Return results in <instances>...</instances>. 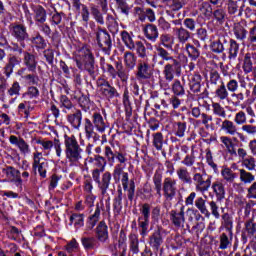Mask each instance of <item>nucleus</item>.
Wrapping results in <instances>:
<instances>
[{"mask_svg":"<svg viewBox=\"0 0 256 256\" xmlns=\"http://www.w3.org/2000/svg\"><path fill=\"white\" fill-rule=\"evenodd\" d=\"M157 57H161L163 61H170V63L166 64L164 67V78L159 79V85L161 89L167 91V89H171L170 83L173 81V79H175L174 73H181V63L177 59L173 58V56H171L167 50L161 47L156 48L153 60L155 61Z\"/></svg>","mask_w":256,"mask_h":256,"instance_id":"f257e3e1","label":"nucleus"},{"mask_svg":"<svg viewBox=\"0 0 256 256\" xmlns=\"http://www.w3.org/2000/svg\"><path fill=\"white\" fill-rule=\"evenodd\" d=\"M64 153L66 160L72 167H77L81 160L83 159V149L79 145L77 138L75 136H64Z\"/></svg>","mask_w":256,"mask_h":256,"instance_id":"f03ea898","label":"nucleus"},{"mask_svg":"<svg viewBox=\"0 0 256 256\" xmlns=\"http://www.w3.org/2000/svg\"><path fill=\"white\" fill-rule=\"evenodd\" d=\"M74 61L80 71H87L89 75L95 73V57L87 46L78 49L74 54Z\"/></svg>","mask_w":256,"mask_h":256,"instance_id":"7ed1b4c3","label":"nucleus"},{"mask_svg":"<svg viewBox=\"0 0 256 256\" xmlns=\"http://www.w3.org/2000/svg\"><path fill=\"white\" fill-rule=\"evenodd\" d=\"M225 232L220 235L219 249L225 250L233 245V221H225Z\"/></svg>","mask_w":256,"mask_h":256,"instance_id":"20e7f679","label":"nucleus"},{"mask_svg":"<svg viewBox=\"0 0 256 256\" xmlns=\"http://www.w3.org/2000/svg\"><path fill=\"white\" fill-rule=\"evenodd\" d=\"M222 131L226 135H231L232 137H238L242 143H247V136L237 130V125L231 120H224L221 125Z\"/></svg>","mask_w":256,"mask_h":256,"instance_id":"39448f33","label":"nucleus"},{"mask_svg":"<svg viewBox=\"0 0 256 256\" xmlns=\"http://www.w3.org/2000/svg\"><path fill=\"white\" fill-rule=\"evenodd\" d=\"M163 192L166 201H173V197L177 195V180L173 178H165L163 182Z\"/></svg>","mask_w":256,"mask_h":256,"instance_id":"423d86ee","label":"nucleus"},{"mask_svg":"<svg viewBox=\"0 0 256 256\" xmlns=\"http://www.w3.org/2000/svg\"><path fill=\"white\" fill-rule=\"evenodd\" d=\"M126 167L127 165L125 164H117L114 167L113 171L114 179H118V181H121L124 191H127V189L129 188V173L125 172Z\"/></svg>","mask_w":256,"mask_h":256,"instance_id":"0eeeda50","label":"nucleus"},{"mask_svg":"<svg viewBox=\"0 0 256 256\" xmlns=\"http://www.w3.org/2000/svg\"><path fill=\"white\" fill-rule=\"evenodd\" d=\"M105 209V206L103 203H97L95 211L92 215H90L86 222V229L87 231H92V229L95 228V225L99 223V220L101 219V211Z\"/></svg>","mask_w":256,"mask_h":256,"instance_id":"6e6552de","label":"nucleus"},{"mask_svg":"<svg viewBox=\"0 0 256 256\" xmlns=\"http://www.w3.org/2000/svg\"><path fill=\"white\" fill-rule=\"evenodd\" d=\"M2 173L11 181L15 183L17 187L23 185V179H21V172L11 166H8L2 170Z\"/></svg>","mask_w":256,"mask_h":256,"instance_id":"1a4fd4ad","label":"nucleus"},{"mask_svg":"<svg viewBox=\"0 0 256 256\" xmlns=\"http://www.w3.org/2000/svg\"><path fill=\"white\" fill-rule=\"evenodd\" d=\"M170 221L175 227H183L185 225V209L181 207L180 210H172L170 212Z\"/></svg>","mask_w":256,"mask_h":256,"instance_id":"9d476101","label":"nucleus"},{"mask_svg":"<svg viewBox=\"0 0 256 256\" xmlns=\"http://www.w3.org/2000/svg\"><path fill=\"white\" fill-rule=\"evenodd\" d=\"M211 189L216 197L217 201H223L225 199V195L227 191L225 190V181L224 180H216L212 183Z\"/></svg>","mask_w":256,"mask_h":256,"instance_id":"9b49d317","label":"nucleus"},{"mask_svg":"<svg viewBox=\"0 0 256 256\" xmlns=\"http://www.w3.org/2000/svg\"><path fill=\"white\" fill-rule=\"evenodd\" d=\"M9 142L11 145H15L20 150V153L23 155H28V153H31V149L29 148V144L23 140V138H18L15 135H12L9 137Z\"/></svg>","mask_w":256,"mask_h":256,"instance_id":"f8f14e48","label":"nucleus"},{"mask_svg":"<svg viewBox=\"0 0 256 256\" xmlns=\"http://www.w3.org/2000/svg\"><path fill=\"white\" fill-rule=\"evenodd\" d=\"M111 179V172H105L102 174L99 182H97L98 189L101 191L102 195H107V189H109V185H111Z\"/></svg>","mask_w":256,"mask_h":256,"instance_id":"ddd939ff","label":"nucleus"},{"mask_svg":"<svg viewBox=\"0 0 256 256\" xmlns=\"http://www.w3.org/2000/svg\"><path fill=\"white\" fill-rule=\"evenodd\" d=\"M92 123L97 130L98 133H105V129H107V124L103 119L101 113L95 112L92 116Z\"/></svg>","mask_w":256,"mask_h":256,"instance_id":"4468645a","label":"nucleus"},{"mask_svg":"<svg viewBox=\"0 0 256 256\" xmlns=\"http://www.w3.org/2000/svg\"><path fill=\"white\" fill-rule=\"evenodd\" d=\"M144 35L148 41L155 43L159 38V30L157 29V26L148 24L144 27Z\"/></svg>","mask_w":256,"mask_h":256,"instance_id":"2eb2a0df","label":"nucleus"},{"mask_svg":"<svg viewBox=\"0 0 256 256\" xmlns=\"http://www.w3.org/2000/svg\"><path fill=\"white\" fill-rule=\"evenodd\" d=\"M97 41L100 47L111 49V36L106 31L100 30L97 33Z\"/></svg>","mask_w":256,"mask_h":256,"instance_id":"dca6fc26","label":"nucleus"},{"mask_svg":"<svg viewBox=\"0 0 256 256\" xmlns=\"http://www.w3.org/2000/svg\"><path fill=\"white\" fill-rule=\"evenodd\" d=\"M24 65L27 67L28 71L35 73L37 71V58L35 55L25 52L24 53Z\"/></svg>","mask_w":256,"mask_h":256,"instance_id":"f3484780","label":"nucleus"},{"mask_svg":"<svg viewBox=\"0 0 256 256\" xmlns=\"http://www.w3.org/2000/svg\"><path fill=\"white\" fill-rule=\"evenodd\" d=\"M96 235L98 240H100L102 243H105V241L109 239V232L107 231V224L105 221H101L96 227Z\"/></svg>","mask_w":256,"mask_h":256,"instance_id":"a211bd4d","label":"nucleus"},{"mask_svg":"<svg viewBox=\"0 0 256 256\" xmlns=\"http://www.w3.org/2000/svg\"><path fill=\"white\" fill-rule=\"evenodd\" d=\"M12 35L18 41H25L27 39V29L23 25H16L12 28Z\"/></svg>","mask_w":256,"mask_h":256,"instance_id":"6ab92c4d","label":"nucleus"},{"mask_svg":"<svg viewBox=\"0 0 256 256\" xmlns=\"http://www.w3.org/2000/svg\"><path fill=\"white\" fill-rule=\"evenodd\" d=\"M68 123L74 127V129H79L81 127V121H83V114L80 110H77L74 114L68 115Z\"/></svg>","mask_w":256,"mask_h":256,"instance_id":"aec40b11","label":"nucleus"},{"mask_svg":"<svg viewBox=\"0 0 256 256\" xmlns=\"http://www.w3.org/2000/svg\"><path fill=\"white\" fill-rule=\"evenodd\" d=\"M70 223L78 231V229H81L85 225V214L73 213L70 216Z\"/></svg>","mask_w":256,"mask_h":256,"instance_id":"412c9836","label":"nucleus"},{"mask_svg":"<svg viewBox=\"0 0 256 256\" xmlns=\"http://www.w3.org/2000/svg\"><path fill=\"white\" fill-rule=\"evenodd\" d=\"M224 43H227V39H225V37H220L218 40L213 41L210 44L211 52L217 54L223 53L225 51Z\"/></svg>","mask_w":256,"mask_h":256,"instance_id":"4be33fe9","label":"nucleus"},{"mask_svg":"<svg viewBox=\"0 0 256 256\" xmlns=\"http://www.w3.org/2000/svg\"><path fill=\"white\" fill-rule=\"evenodd\" d=\"M239 171V179L244 185H251L255 181V175L253 173L241 168Z\"/></svg>","mask_w":256,"mask_h":256,"instance_id":"5701e85b","label":"nucleus"},{"mask_svg":"<svg viewBox=\"0 0 256 256\" xmlns=\"http://www.w3.org/2000/svg\"><path fill=\"white\" fill-rule=\"evenodd\" d=\"M207 201L205 199H203V197H198L195 201V207L198 208V210L200 211V213H202V215H204L205 217H207V219H209V217H211V212H209V209H207Z\"/></svg>","mask_w":256,"mask_h":256,"instance_id":"b1692460","label":"nucleus"},{"mask_svg":"<svg viewBox=\"0 0 256 256\" xmlns=\"http://www.w3.org/2000/svg\"><path fill=\"white\" fill-rule=\"evenodd\" d=\"M221 177L226 183H233L237 179V173L233 172L229 167H224L221 170Z\"/></svg>","mask_w":256,"mask_h":256,"instance_id":"393cba45","label":"nucleus"},{"mask_svg":"<svg viewBox=\"0 0 256 256\" xmlns=\"http://www.w3.org/2000/svg\"><path fill=\"white\" fill-rule=\"evenodd\" d=\"M121 39L127 49H130V51H135V41H133V34H129L127 31H122Z\"/></svg>","mask_w":256,"mask_h":256,"instance_id":"a878e982","label":"nucleus"},{"mask_svg":"<svg viewBox=\"0 0 256 256\" xmlns=\"http://www.w3.org/2000/svg\"><path fill=\"white\" fill-rule=\"evenodd\" d=\"M215 97L220 101H227L229 99V91L227 90V86H225L224 82H222L215 90Z\"/></svg>","mask_w":256,"mask_h":256,"instance_id":"bb28decb","label":"nucleus"},{"mask_svg":"<svg viewBox=\"0 0 256 256\" xmlns=\"http://www.w3.org/2000/svg\"><path fill=\"white\" fill-rule=\"evenodd\" d=\"M190 89L192 93L201 91V76L199 74H194L190 77Z\"/></svg>","mask_w":256,"mask_h":256,"instance_id":"cd10ccee","label":"nucleus"},{"mask_svg":"<svg viewBox=\"0 0 256 256\" xmlns=\"http://www.w3.org/2000/svg\"><path fill=\"white\" fill-rule=\"evenodd\" d=\"M221 143H223L224 147L230 155H237V151H235V144H233V140L228 136H221L220 137Z\"/></svg>","mask_w":256,"mask_h":256,"instance_id":"c85d7f7f","label":"nucleus"},{"mask_svg":"<svg viewBox=\"0 0 256 256\" xmlns=\"http://www.w3.org/2000/svg\"><path fill=\"white\" fill-rule=\"evenodd\" d=\"M124 62L128 69H135L137 65V56L133 52H126L124 54Z\"/></svg>","mask_w":256,"mask_h":256,"instance_id":"c756f323","label":"nucleus"},{"mask_svg":"<svg viewBox=\"0 0 256 256\" xmlns=\"http://www.w3.org/2000/svg\"><path fill=\"white\" fill-rule=\"evenodd\" d=\"M153 183L158 197H161V189H163V175L156 171L153 176Z\"/></svg>","mask_w":256,"mask_h":256,"instance_id":"7c9ffc66","label":"nucleus"},{"mask_svg":"<svg viewBox=\"0 0 256 256\" xmlns=\"http://www.w3.org/2000/svg\"><path fill=\"white\" fill-rule=\"evenodd\" d=\"M256 59V53L255 54H249L247 53L244 57V64H243V71L246 73H251L253 71V60Z\"/></svg>","mask_w":256,"mask_h":256,"instance_id":"2f4dec72","label":"nucleus"},{"mask_svg":"<svg viewBox=\"0 0 256 256\" xmlns=\"http://www.w3.org/2000/svg\"><path fill=\"white\" fill-rule=\"evenodd\" d=\"M113 209L115 215H119L123 209V192L120 190L118 196L114 199Z\"/></svg>","mask_w":256,"mask_h":256,"instance_id":"473e14b6","label":"nucleus"},{"mask_svg":"<svg viewBox=\"0 0 256 256\" xmlns=\"http://www.w3.org/2000/svg\"><path fill=\"white\" fill-rule=\"evenodd\" d=\"M176 36L180 43H187L191 38V33L185 28H176Z\"/></svg>","mask_w":256,"mask_h":256,"instance_id":"72a5a7b5","label":"nucleus"},{"mask_svg":"<svg viewBox=\"0 0 256 256\" xmlns=\"http://www.w3.org/2000/svg\"><path fill=\"white\" fill-rule=\"evenodd\" d=\"M137 75L140 77V79H149V77H151V73L149 72V64L145 62L140 63L138 66Z\"/></svg>","mask_w":256,"mask_h":256,"instance_id":"f704fd0d","label":"nucleus"},{"mask_svg":"<svg viewBox=\"0 0 256 256\" xmlns=\"http://www.w3.org/2000/svg\"><path fill=\"white\" fill-rule=\"evenodd\" d=\"M228 55L229 59H237V55H239V44L237 41L230 40Z\"/></svg>","mask_w":256,"mask_h":256,"instance_id":"c9c22d12","label":"nucleus"},{"mask_svg":"<svg viewBox=\"0 0 256 256\" xmlns=\"http://www.w3.org/2000/svg\"><path fill=\"white\" fill-rule=\"evenodd\" d=\"M100 93H102L104 97H107V99H113L115 97H119V92H117V89L111 86V84L106 88H102L100 90Z\"/></svg>","mask_w":256,"mask_h":256,"instance_id":"e433bc0d","label":"nucleus"},{"mask_svg":"<svg viewBox=\"0 0 256 256\" xmlns=\"http://www.w3.org/2000/svg\"><path fill=\"white\" fill-rule=\"evenodd\" d=\"M185 131H187V123L176 122L174 124V135L176 137H185Z\"/></svg>","mask_w":256,"mask_h":256,"instance_id":"4c0bfd02","label":"nucleus"},{"mask_svg":"<svg viewBox=\"0 0 256 256\" xmlns=\"http://www.w3.org/2000/svg\"><path fill=\"white\" fill-rule=\"evenodd\" d=\"M35 19L38 23H45L47 21V12L44 7L38 6L34 9Z\"/></svg>","mask_w":256,"mask_h":256,"instance_id":"58836bf2","label":"nucleus"},{"mask_svg":"<svg viewBox=\"0 0 256 256\" xmlns=\"http://www.w3.org/2000/svg\"><path fill=\"white\" fill-rule=\"evenodd\" d=\"M177 176L180 179V181H182L183 183H188L191 184L192 180H191V175L189 174V171H187V168H179L177 170Z\"/></svg>","mask_w":256,"mask_h":256,"instance_id":"ea45409f","label":"nucleus"},{"mask_svg":"<svg viewBox=\"0 0 256 256\" xmlns=\"http://www.w3.org/2000/svg\"><path fill=\"white\" fill-rule=\"evenodd\" d=\"M172 92L177 97H183V95H185V86L181 84V81L175 80L172 84Z\"/></svg>","mask_w":256,"mask_h":256,"instance_id":"a19ab883","label":"nucleus"},{"mask_svg":"<svg viewBox=\"0 0 256 256\" xmlns=\"http://www.w3.org/2000/svg\"><path fill=\"white\" fill-rule=\"evenodd\" d=\"M162 243H163V237H161V233L159 231L154 232L150 238V245L152 247H155V249H159Z\"/></svg>","mask_w":256,"mask_h":256,"instance_id":"79ce46f5","label":"nucleus"},{"mask_svg":"<svg viewBox=\"0 0 256 256\" xmlns=\"http://www.w3.org/2000/svg\"><path fill=\"white\" fill-rule=\"evenodd\" d=\"M242 166L247 169V171H256V161L253 156H248L242 161Z\"/></svg>","mask_w":256,"mask_h":256,"instance_id":"37998d69","label":"nucleus"},{"mask_svg":"<svg viewBox=\"0 0 256 256\" xmlns=\"http://www.w3.org/2000/svg\"><path fill=\"white\" fill-rule=\"evenodd\" d=\"M185 49L186 53L188 54V57H191L193 61L199 59V49H197L195 46L191 44H186Z\"/></svg>","mask_w":256,"mask_h":256,"instance_id":"c03bdc74","label":"nucleus"},{"mask_svg":"<svg viewBox=\"0 0 256 256\" xmlns=\"http://www.w3.org/2000/svg\"><path fill=\"white\" fill-rule=\"evenodd\" d=\"M211 187V177H208L206 180H202L198 185H196V191L200 193H207Z\"/></svg>","mask_w":256,"mask_h":256,"instance_id":"a18cd8bd","label":"nucleus"},{"mask_svg":"<svg viewBox=\"0 0 256 256\" xmlns=\"http://www.w3.org/2000/svg\"><path fill=\"white\" fill-rule=\"evenodd\" d=\"M153 146L157 151L163 149V134L161 132L153 134Z\"/></svg>","mask_w":256,"mask_h":256,"instance_id":"49530a36","label":"nucleus"},{"mask_svg":"<svg viewBox=\"0 0 256 256\" xmlns=\"http://www.w3.org/2000/svg\"><path fill=\"white\" fill-rule=\"evenodd\" d=\"M184 5H187V0H171L168 7L171 11H179L183 9Z\"/></svg>","mask_w":256,"mask_h":256,"instance_id":"de8ad7c7","label":"nucleus"},{"mask_svg":"<svg viewBox=\"0 0 256 256\" xmlns=\"http://www.w3.org/2000/svg\"><path fill=\"white\" fill-rule=\"evenodd\" d=\"M212 111L214 115L222 117V119H225V117H227V112L225 111V108H223L222 105L219 103L212 104Z\"/></svg>","mask_w":256,"mask_h":256,"instance_id":"09e8293b","label":"nucleus"},{"mask_svg":"<svg viewBox=\"0 0 256 256\" xmlns=\"http://www.w3.org/2000/svg\"><path fill=\"white\" fill-rule=\"evenodd\" d=\"M234 35L236 39L243 41V39H246L247 37V30H245L241 25H236L234 28Z\"/></svg>","mask_w":256,"mask_h":256,"instance_id":"8fccbe9b","label":"nucleus"},{"mask_svg":"<svg viewBox=\"0 0 256 256\" xmlns=\"http://www.w3.org/2000/svg\"><path fill=\"white\" fill-rule=\"evenodd\" d=\"M95 127L93 126V122L89 120V118L85 119V134L87 139H91L93 135L95 134L94 131Z\"/></svg>","mask_w":256,"mask_h":256,"instance_id":"3c124183","label":"nucleus"},{"mask_svg":"<svg viewBox=\"0 0 256 256\" xmlns=\"http://www.w3.org/2000/svg\"><path fill=\"white\" fill-rule=\"evenodd\" d=\"M67 253H77L79 251V243L76 239H72L70 242L67 243L65 246Z\"/></svg>","mask_w":256,"mask_h":256,"instance_id":"603ef678","label":"nucleus"},{"mask_svg":"<svg viewBox=\"0 0 256 256\" xmlns=\"http://www.w3.org/2000/svg\"><path fill=\"white\" fill-rule=\"evenodd\" d=\"M134 45V50L137 52L139 57H147V48H145V44H143V42L137 41L136 43H134Z\"/></svg>","mask_w":256,"mask_h":256,"instance_id":"864d4df0","label":"nucleus"},{"mask_svg":"<svg viewBox=\"0 0 256 256\" xmlns=\"http://www.w3.org/2000/svg\"><path fill=\"white\" fill-rule=\"evenodd\" d=\"M160 40L163 46L166 47V49H171L173 47V37L169 34H162L160 36Z\"/></svg>","mask_w":256,"mask_h":256,"instance_id":"5fc2aeb1","label":"nucleus"},{"mask_svg":"<svg viewBox=\"0 0 256 256\" xmlns=\"http://www.w3.org/2000/svg\"><path fill=\"white\" fill-rule=\"evenodd\" d=\"M45 161V158H43V153L41 152H34L33 153V164L32 167L35 171H37V166L41 165V163Z\"/></svg>","mask_w":256,"mask_h":256,"instance_id":"6e6d98bb","label":"nucleus"},{"mask_svg":"<svg viewBox=\"0 0 256 256\" xmlns=\"http://www.w3.org/2000/svg\"><path fill=\"white\" fill-rule=\"evenodd\" d=\"M27 99H37L39 97V89L35 86H30L24 94Z\"/></svg>","mask_w":256,"mask_h":256,"instance_id":"4d7b16f0","label":"nucleus"},{"mask_svg":"<svg viewBox=\"0 0 256 256\" xmlns=\"http://www.w3.org/2000/svg\"><path fill=\"white\" fill-rule=\"evenodd\" d=\"M93 164L95 165V167H97L96 169H99L100 171H105L107 161L103 158V156H96L94 158Z\"/></svg>","mask_w":256,"mask_h":256,"instance_id":"13d9d810","label":"nucleus"},{"mask_svg":"<svg viewBox=\"0 0 256 256\" xmlns=\"http://www.w3.org/2000/svg\"><path fill=\"white\" fill-rule=\"evenodd\" d=\"M234 123H236V125H245V123H247V115L245 112L239 111L236 113L234 117Z\"/></svg>","mask_w":256,"mask_h":256,"instance_id":"bf43d9fd","label":"nucleus"},{"mask_svg":"<svg viewBox=\"0 0 256 256\" xmlns=\"http://www.w3.org/2000/svg\"><path fill=\"white\" fill-rule=\"evenodd\" d=\"M54 151L55 156L58 159V161H61L63 159V147L61 146V142L59 140H54Z\"/></svg>","mask_w":256,"mask_h":256,"instance_id":"052dcab7","label":"nucleus"},{"mask_svg":"<svg viewBox=\"0 0 256 256\" xmlns=\"http://www.w3.org/2000/svg\"><path fill=\"white\" fill-rule=\"evenodd\" d=\"M91 14L96 19L97 23H100V25H103V23H105V21L103 20V15L99 11V9L95 7V5H91Z\"/></svg>","mask_w":256,"mask_h":256,"instance_id":"680f3d73","label":"nucleus"},{"mask_svg":"<svg viewBox=\"0 0 256 256\" xmlns=\"http://www.w3.org/2000/svg\"><path fill=\"white\" fill-rule=\"evenodd\" d=\"M84 249H93L95 247V238L94 237H83L81 239Z\"/></svg>","mask_w":256,"mask_h":256,"instance_id":"e2e57ef3","label":"nucleus"},{"mask_svg":"<svg viewBox=\"0 0 256 256\" xmlns=\"http://www.w3.org/2000/svg\"><path fill=\"white\" fill-rule=\"evenodd\" d=\"M22 79H25V81L28 83V85H39V76L35 74H28L22 76Z\"/></svg>","mask_w":256,"mask_h":256,"instance_id":"0e129e2a","label":"nucleus"},{"mask_svg":"<svg viewBox=\"0 0 256 256\" xmlns=\"http://www.w3.org/2000/svg\"><path fill=\"white\" fill-rule=\"evenodd\" d=\"M21 91V86L19 85V82H14L12 86L8 89V95L10 97H17L19 96V92Z\"/></svg>","mask_w":256,"mask_h":256,"instance_id":"69168bd1","label":"nucleus"},{"mask_svg":"<svg viewBox=\"0 0 256 256\" xmlns=\"http://www.w3.org/2000/svg\"><path fill=\"white\" fill-rule=\"evenodd\" d=\"M130 249L132 253H139V240L136 235L130 236Z\"/></svg>","mask_w":256,"mask_h":256,"instance_id":"338daca9","label":"nucleus"},{"mask_svg":"<svg viewBox=\"0 0 256 256\" xmlns=\"http://www.w3.org/2000/svg\"><path fill=\"white\" fill-rule=\"evenodd\" d=\"M242 131L246 133L247 135H250L251 137H255L256 135V126H253L251 124H246L242 126Z\"/></svg>","mask_w":256,"mask_h":256,"instance_id":"774afa93","label":"nucleus"}]
</instances>
